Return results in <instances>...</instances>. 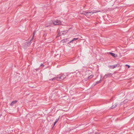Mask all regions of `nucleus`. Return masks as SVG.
<instances>
[{
	"instance_id": "1",
	"label": "nucleus",
	"mask_w": 134,
	"mask_h": 134,
	"mask_svg": "<svg viewBox=\"0 0 134 134\" xmlns=\"http://www.w3.org/2000/svg\"><path fill=\"white\" fill-rule=\"evenodd\" d=\"M94 11H91L90 12H85L82 13V14L86 16H90L91 14L94 13H95V12H93Z\"/></svg>"
},
{
	"instance_id": "2",
	"label": "nucleus",
	"mask_w": 134,
	"mask_h": 134,
	"mask_svg": "<svg viewBox=\"0 0 134 134\" xmlns=\"http://www.w3.org/2000/svg\"><path fill=\"white\" fill-rule=\"evenodd\" d=\"M52 22L53 24L55 25H60L61 24V21L60 20H57L54 22H53V21Z\"/></svg>"
},
{
	"instance_id": "3",
	"label": "nucleus",
	"mask_w": 134,
	"mask_h": 134,
	"mask_svg": "<svg viewBox=\"0 0 134 134\" xmlns=\"http://www.w3.org/2000/svg\"><path fill=\"white\" fill-rule=\"evenodd\" d=\"M52 77H53V78L52 79H50L49 80H52V81H54V80H57L59 81L58 80V77H54V76H55V75H54L53 74H51V75H50Z\"/></svg>"
},
{
	"instance_id": "4",
	"label": "nucleus",
	"mask_w": 134,
	"mask_h": 134,
	"mask_svg": "<svg viewBox=\"0 0 134 134\" xmlns=\"http://www.w3.org/2000/svg\"><path fill=\"white\" fill-rule=\"evenodd\" d=\"M112 75V74L111 73H108L107 74H105L103 78H107L108 77H109L111 76Z\"/></svg>"
},
{
	"instance_id": "5",
	"label": "nucleus",
	"mask_w": 134,
	"mask_h": 134,
	"mask_svg": "<svg viewBox=\"0 0 134 134\" xmlns=\"http://www.w3.org/2000/svg\"><path fill=\"white\" fill-rule=\"evenodd\" d=\"M18 101L17 100H15L14 101H13L10 104V105L11 106H13L15 103H17Z\"/></svg>"
},
{
	"instance_id": "6",
	"label": "nucleus",
	"mask_w": 134,
	"mask_h": 134,
	"mask_svg": "<svg viewBox=\"0 0 134 134\" xmlns=\"http://www.w3.org/2000/svg\"><path fill=\"white\" fill-rule=\"evenodd\" d=\"M58 77L59 81L62 80H63L65 78L64 76L63 75H62L60 76H59Z\"/></svg>"
},
{
	"instance_id": "7",
	"label": "nucleus",
	"mask_w": 134,
	"mask_h": 134,
	"mask_svg": "<svg viewBox=\"0 0 134 134\" xmlns=\"http://www.w3.org/2000/svg\"><path fill=\"white\" fill-rule=\"evenodd\" d=\"M35 31H34L33 32V37H32V39H31V40H30V41L29 42L30 43V44H31V41L33 40L34 39V35H35Z\"/></svg>"
},
{
	"instance_id": "8",
	"label": "nucleus",
	"mask_w": 134,
	"mask_h": 134,
	"mask_svg": "<svg viewBox=\"0 0 134 134\" xmlns=\"http://www.w3.org/2000/svg\"><path fill=\"white\" fill-rule=\"evenodd\" d=\"M109 53L114 57H116L115 54L114 53H112L111 52H109Z\"/></svg>"
},
{
	"instance_id": "9",
	"label": "nucleus",
	"mask_w": 134,
	"mask_h": 134,
	"mask_svg": "<svg viewBox=\"0 0 134 134\" xmlns=\"http://www.w3.org/2000/svg\"><path fill=\"white\" fill-rule=\"evenodd\" d=\"M120 65L119 64H117L116 65H114V67L113 68V69L114 68L116 67H118L120 66Z\"/></svg>"
},
{
	"instance_id": "10",
	"label": "nucleus",
	"mask_w": 134,
	"mask_h": 134,
	"mask_svg": "<svg viewBox=\"0 0 134 134\" xmlns=\"http://www.w3.org/2000/svg\"><path fill=\"white\" fill-rule=\"evenodd\" d=\"M78 39V38H74L72 40L70 41L69 43H71L72 41H76Z\"/></svg>"
},
{
	"instance_id": "11",
	"label": "nucleus",
	"mask_w": 134,
	"mask_h": 134,
	"mask_svg": "<svg viewBox=\"0 0 134 134\" xmlns=\"http://www.w3.org/2000/svg\"><path fill=\"white\" fill-rule=\"evenodd\" d=\"M68 31L67 30H66L65 31H63V32H62V34L63 35H65L66 33H67Z\"/></svg>"
},
{
	"instance_id": "12",
	"label": "nucleus",
	"mask_w": 134,
	"mask_h": 134,
	"mask_svg": "<svg viewBox=\"0 0 134 134\" xmlns=\"http://www.w3.org/2000/svg\"><path fill=\"white\" fill-rule=\"evenodd\" d=\"M117 105V104H115H115L112 105V107H111V108L112 109H113V108H115V107H116V106Z\"/></svg>"
},
{
	"instance_id": "13",
	"label": "nucleus",
	"mask_w": 134,
	"mask_h": 134,
	"mask_svg": "<svg viewBox=\"0 0 134 134\" xmlns=\"http://www.w3.org/2000/svg\"><path fill=\"white\" fill-rule=\"evenodd\" d=\"M93 76V75H91L90 76H89L88 77V79H90L92 78Z\"/></svg>"
},
{
	"instance_id": "14",
	"label": "nucleus",
	"mask_w": 134,
	"mask_h": 134,
	"mask_svg": "<svg viewBox=\"0 0 134 134\" xmlns=\"http://www.w3.org/2000/svg\"><path fill=\"white\" fill-rule=\"evenodd\" d=\"M50 25H51V24L48 22V23L47 24V25H46V27H48Z\"/></svg>"
},
{
	"instance_id": "15",
	"label": "nucleus",
	"mask_w": 134,
	"mask_h": 134,
	"mask_svg": "<svg viewBox=\"0 0 134 134\" xmlns=\"http://www.w3.org/2000/svg\"><path fill=\"white\" fill-rule=\"evenodd\" d=\"M128 100L127 99H126L123 102L124 103H126L128 101Z\"/></svg>"
},
{
	"instance_id": "16",
	"label": "nucleus",
	"mask_w": 134,
	"mask_h": 134,
	"mask_svg": "<svg viewBox=\"0 0 134 134\" xmlns=\"http://www.w3.org/2000/svg\"><path fill=\"white\" fill-rule=\"evenodd\" d=\"M101 82V80H100L99 81H98L96 82V84H97L100 83Z\"/></svg>"
},
{
	"instance_id": "17",
	"label": "nucleus",
	"mask_w": 134,
	"mask_h": 134,
	"mask_svg": "<svg viewBox=\"0 0 134 134\" xmlns=\"http://www.w3.org/2000/svg\"><path fill=\"white\" fill-rule=\"evenodd\" d=\"M57 122V121H55L54 122V125H53V127H52V128L53 127H54V126L55 125V124H56V123Z\"/></svg>"
},
{
	"instance_id": "18",
	"label": "nucleus",
	"mask_w": 134,
	"mask_h": 134,
	"mask_svg": "<svg viewBox=\"0 0 134 134\" xmlns=\"http://www.w3.org/2000/svg\"><path fill=\"white\" fill-rule=\"evenodd\" d=\"M114 65H110L109 66V67L113 69V68L114 67Z\"/></svg>"
},
{
	"instance_id": "19",
	"label": "nucleus",
	"mask_w": 134,
	"mask_h": 134,
	"mask_svg": "<svg viewBox=\"0 0 134 134\" xmlns=\"http://www.w3.org/2000/svg\"><path fill=\"white\" fill-rule=\"evenodd\" d=\"M40 66L42 67H44V65L42 63L41 64Z\"/></svg>"
},
{
	"instance_id": "20",
	"label": "nucleus",
	"mask_w": 134,
	"mask_h": 134,
	"mask_svg": "<svg viewBox=\"0 0 134 134\" xmlns=\"http://www.w3.org/2000/svg\"><path fill=\"white\" fill-rule=\"evenodd\" d=\"M60 35V34L59 33L57 35V37H58Z\"/></svg>"
},
{
	"instance_id": "21",
	"label": "nucleus",
	"mask_w": 134,
	"mask_h": 134,
	"mask_svg": "<svg viewBox=\"0 0 134 134\" xmlns=\"http://www.w3.org/2000/svg\"><path fill=\"white\" fill-rule=\"evenodd\" d=\"M126 66H127L128 67V68H130V66L129 65H126Z\"/></svg>"
},
{
	"instance_id": "22",
	"label": "nucleus",
	"mask_w": 134,
	"mask_h": 134,
	"mask_svg": "<svg viewBox=\"0 0 134 134\" xmlns=\"http://www.w3.org/2000/svg\"><path fill=\"white\" fill-rule=\"evenodd\" d=\"M59 118L58 119H57L56 120V121H57V122L58 121V120H59Z\"/></svg>"
},
{
	"instance_id": "23",
	"label": "nucleus",
	"mask_w": 134,
	"mask_h": 134,
	"mask_svg": "<svg viewBox=\"0 0 134 134\" xmlns=\"http://www.w3.org/2000/svg\"><path fill=\"white\" fill-rule=\"evenodd\" d=\"M38 68H37V69H35V70H38Z\"/></svg>"
},
{
	"instance_id": "24",
	"label": "nucleus",
	"mask_w": 134,
	"mask_h": 134,
	"mask_svg": "<svg viewBox=\"0 0 134 134\" xmlns=\"http://www.w3.org/2000/svg\"><path fill=\"white\" fill-rule=\"evenodd\" d=\"M123 103V102H121V104H122V103Z\"/></svg>"
},
{
	"instance_id": "25",
	"label": "nucleus",
	"mask_w": 134,
	"mask_h": 134,
	"mask_svg": "<svg viewBox=\"0 0 134 134\" xmlns=\"http://www.w3.org/2000/svg\"><path fill=\"white\" fill-rule=\"evenodd\" d=\"M97 12H95V13H96Z\"/></svg>"
}]
</instances>
